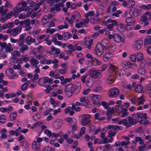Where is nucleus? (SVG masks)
I'll return each instance as SVG.
<instances>
[{"label": "nucleus", "mask_w": 151, "mask_h": 151, "mask_svg": "<svg viewBox=\"0 0 151 151\" xmlns=\"http://www.w3.org/2000/svg\"><path fill=\"white\" fill-rule=\"evenodd\" d=\"M102 87L101 86H98L94 88L93 90L94 92L100 93L102 91Z\"/></svg>", "instance_id": "58836bf2"}, {"label": "nucleus", "mask_w": 151, "mask_h": 151, "mask_svg": "<svg viewBox=\"0 0 151 151\" xmlns=\"http://www.w3.org/2000/svg\"><path fill=\"white\" fill-rule=\"evenodd\" d=\"M6 116L4 114L1 115L0 116V122L2 124L6 122Z\"/></svg>", "instance_id": "c9c22d12"}, {"label": "nucleus", "mask_w": 151, "mask_h": 151, "mask_svg": "<svg viewBox=\"0 0 151 151\" xmlns=\"http://www.w3.org/2000/svg\"><path fill=\"white\" fill-rule=\"evenodd\" d=\"M81 84L80 82H76L74 85V91L76 94L78 93L81 89Z\"/></svg>", "instance_id": "4468645a"}, {"label": "nucleus", "mask_w": 151, "mask_h": 151, "mask_svg": "<svg viewBox=\"0 0 151 151\" xmlns=\"http://www.w3.org/2000/svg\"><path fill=\"white\" fill-rule=\"evenodd\" d=\"M22 30V27L19 26L17 27L14 28L12 29H9L6 31V33L9 34V36H16L19 34Z\"/></svg>", "instance_id": "f257e3e1"}, {"label": "nucleus", "mask_w": 151, "mask_h": 151, "mask_svg": "<svg viewBox=\"0 0 151 151\" xmlns=\"http://www.w3.org/2000/svg\"><path fill=\"white\" fill-rule=\"evenodd\" d=\"M122 124L125 126L127 128H129V123H128V121L127 119H124L122 120Z\"/></svg>", "instance_id": "5fc2aeb1"}, {"label": "nucleus", "mask_w": 151, "mask_h": 151, "mask_svg": "<svg viewBox=\"0 0 151 151\" xmlns=\"http://www.w3.org/2000/svg\"><path fill=\"white\" fill-rule=\"evenodd\" d=\"M115 110L116 113H119L122 111L124 108L122 104L116 105L115 107Z\"/></svg>", "instance_id": "bb28decb"}, {"label": "nucleus", "mask_w": 151, "mask_h": 151, "mask_svg": "<svg viewBox=\"0 0 151 151\" xmlns=\"http://www.w3.org/2000/svg\"><path fill=\"white\" fill-rule=\"evenodd\" d=\"M114 26L112 24H109L107 26V28L105 29V31L108 30L110 31L112 30V29L113 28Z\"/></svg>", "instance_id": "603ef678"}, {"label": "nucleus", "mask_w": 151, "mask_h": 151, "mask_svg": "<svg viewBox=\"0 0 151 151\" xmlns=\"http://www.w3.org/2000/svg\"><path fill=\"white\" fill-rule=\"evenodd\" d=\"M144 58V56L143 54L141 53H138L137 55V59L138 61H140L142 60Z\"/></svg>", "instance_id": "f704fd0d"}, {"label": "nucleus", "mask_w": 151, "mask_h": 151, "mask_svg": "<svg viewBox=\"0 0 151 151\" xmlns=\"http://www.w3.org/2000/svg\"><path fill=\"white\" fill-rule=\"evenodd\" d=\"M20 145L24 147L25 148H27L29 146L28 142L26 141H23L20 143Z\"/></svg>", "instance_id": "72a5a7b5"}, {"label": "nucleus", "mask_w": 151, "mask_h": 151, "mask_svg": "<svg viewBox=\"0 0 151 151\" xmlns=\"http://www.w3.org/2000/svg\"><path fill=\"white\" fill-rule=\"evenodd\" d=\"M137 117L138 118H141V119L143 118L144 120L146 119H147V114L146 113H145L143 114L142 113H140L139 114H138Z\"/></svg>", "instance_id": "473e14b6"}, {"label": "nucleus", "mask_w": 151, "mask_h": 151, "mask_svg": "<svg viewBox=\"0 0 151 151\" xmlns=\"http://www.w3.org/2000/svg\"><path fill=\"white\" fill-rule=\"evenodd\" d=\"M102 105L104 107V108L105 109H109L110 108V107H109L108 106V105L107 104V103L106 102L103 101L101 102V104L100 103H99V104L98 105V106H99Z\"/></svg>", "instance_id": "4c0bfd02"}, {"label": "nucleus", "mask_w": 151, "mask_h": 151, "mask_svg": "<svg viewBox=\"0 0 151 151\" xmlns=\"http://www.w3.org/2000/svg\"><path fill=\"white\" fill-rule=\"evenodd\" d=\"M125 73V72L124 70L123 69H119L117 73V74L119 76H122Z\"/></svg>", "instance_id": "052dcab7"}, {"label": "nucleus", "mask_w": 151, "mask_h": 151, "mask_svg": "<svg viewBox=\"0 0 151 151\" xmlns=\"http://www.w3.org/2000/svg\"><path fill=\"white\" fill-rule=\"evenodd\" d=\"M28 84L27 83H23L21 86L20 88L22 91H25L28 86Z\"/></svg>", "instance_id": "de8ad7c7"}, {"label": "nucleus", "mask_w": 151, "mask_h": 151, "mask_svg": "<svg viewBox=\"0 0 151 151\" xmlns=\"http://www.w3.org/2000/svg\"><path fill=\"white\" fill-rule=\"evenodd\" d=\"M141 20L142 21H143L144 22H147L148 21L147 17L146 15H143L141 17Z\"/></svg>", "instance_id": "0e129e2a"}, {"label": "nucleus", "mask_w": 151, "mask_h": 151, "mask_svg": "<svg viewBox=\"0 0 151 151\" xmlns=\"http://www.w3.org/2000/svg\"><path fill=\"white\" fill-rule=\"evenodd\" d=\"M146 89L149 92V96L151 97V84H148L146 86Z\"/></svg>", "instance_id": "680f3d73"}, {"label": "nucleus", "mask_w": 151, "mask_h": 151, "mask_svg": "<svg viewBox=\"0 0 151 151\" xmlns=\"http://www.w3.org/2000/svg\"><path fill=\"white\" fill-rule=\"evenodd\" d=\"M63 40H65L69 39L72 36V35L67 32L64 33L63 34Z\"/></svg>", "instance_id": "c756f323"}, {"label": "nucleus", "mask_w": 151, "mask_h": 151, "mask_svg": "<svg viewBox=\"0 0 151 151\" xmlns=\"http://www.w3.org/2000/svg\"><path fill=\"white\" fill-rule=\"evenodd\" d=\"M55 1L58 3L59 6L63 7L64 6V3L65 2L66 0H55Z\"/></svg>", "instance_id": "79ce46f5"}, {"label": "nucleus", "mask_w": 151, "mask_h": 151, "mask_svg": "<svg viewBox=\"0 0 151 151\" xmlns=\"http://www.w3.org/2000/svg\"><path fill=\"white\" fill-rule=\"evenodd\" d=\"M130 143V142L129 140L126 141H122L121 142V145L122 146L124 145H127Z\"/></svg>", "instance_id": "69168bd1"}, {"label": "nucleus", "mask_w": 151, "mask_h": 151, "mask_svg": "<svg viewBox=\"0 0 151 151\" xmlns=\"http://www.w3.org/2000/svg\"><path fill=\"white\" fill-rule=\"evenodd\" d=\"M93 143L94 144H96V143L99 144H101L102 143V141L100 139L97 138L94 139V140Z\"/></svg>", "instance_id": "bf43d9fd"}, {"label": "nucleus", "mask_w": 151, "mask_h": 151, "mask_svg": "<svg viewBox=\"0 0 151 151\" xmlns=\"http://www.w3.org/2000/svg\"><path fill=\"white\" fill-rule=\"evenodd\" d=\"M127 118L128 119L129 128L131 127L132 125L137 124L138 122L136 119L131 118V117Z\"/></svg>", "instance_id": "a211bd4d"}, {"label": "nucleus", "mask_w": 151, "mask_h": 151, "mask_svg": "<svg viewBox=\"0 0 151 151\" xmlns=\"http://www.w3.org/2000/svg\"><path fill=\"white\" fill-rule=\"evenodd\" d=\"M27 55H23L22 56V59L25 62H27L29 60V58L28 57H27Z\"/></svg>", "instance_id": "864d4df0"}, {"label": "nucleus", "mask_w": 151, "mask_h": 151, "mask_svg": "<svg viewBox=\"0 0 151 151\" xmlns=\"http://www.w3.org/2000/svg\"><path fill=\"white\" fill-rule=\"evenodd\" d=\"M142 8L145 10H149L151 8V4H148L147 5H143L141 6Z\"/></svg>", "instance_id": "49530a36"}, {"label": "nucleus", "mask_w": 151, "mask_h": 151, "mask_svg": "<svg viewBox=\"0 0 151 151\" xmlns=\"http://www.w3.org/2000/svg\"><path fill=\"white\" fill-rule=\"evenodd\" d=\"M117 30L119 32H122L124 30V24L121 23L118 24L116 26Z\"/></svg>", "instance_id": "a878e982"}, {"label": "nucleus", "mask_w": 151, "mask_h": 151, "mask_svg": "<svg viewBox=\"0 0 151 151\" xmlns=\"http://www.w3.org/2000/svg\"><path fill=\"white\" fill-rule=\"evenodd\" d=\"M91 116L89 114H84L81 115L79 117L82 120L81 124L83 126H86L89 124L91 122L90 118Z\"/></svg>", "instance_id": "7ed1b4c3"}, {"label": "nucleus", "mask_w": 151, "mask_h": 151, "mask_svg": "<svg viewBox=\"0 0 151 151\" xmlns=\"http://www.w3.org/2000/svg\"><path fill=\"white\" fill-rule=\"evenodd\" d=\"M127 108H124L123 110H122V117H124L128 115L129 113L127 112Z\"/></svg>", "instance_id": "e433bc0d"}, {"label": "nucleus", "mask_w": 151, "mask_h": 151, "mask_svg": "<svg viewBox=\"0 0 151 151\" xmlns=\"http://www.w3.org/2000/svg\"><path fill=\"white\" fill-rule=\"evenodd\" d=\"M101 71L100 70H92L90 71L89 75L95 78H98L101 73Z\"/></svg>", "instance_id": "9b49d317"}, {"label": "nucleus", "mask_w": 151, "mask_h": 151, "mask_svg": "<svg viewBox=\"0 0 151 151\" xmlns=\"http://www.w3.org/2000/svg\"><path fill=\"white\" fill-rule=\"evenodd\" d=\"M122 66L126 69L132 68L134 67H137V65L136 64L132 63L128 61H124L122 64Z\"/></svg>", "instance_id": "6e6552de"}, {"label": "nucleus", "mask_w": 151, "mask_h": 151, "mask_svg": "<svg viewBox=\"0 0 151 151\" xmlns=\"http://www.w3.org/2000/svg\"><path fill=\"white\" fill-rule=\"evenodd\" d=\"M119 94V90L116 87H114L111 89L109 91V96L110 97H116Z\"/></svg>", "instance_id": "0eeeda50"}, {"label": "nucleus", "mask_w": 151, "mask_h": 151, "mask_svg": "<svg viewBox=\"0 0 151 151\" xmlns=\"http://www.w3.org/2000/svg\"><path fill=\"white\" fill-rule=\"evenodd\" d=\"M89 132H93L95 130L96 127L95 125L90 124L88 126Z\"/></svg>", "instance_id": "a18cd8bd"}, {"label": "nucleus", "mask_w": 151, "mask_h": 151, "mask_svg": "<svg viewBox=\"0 0 151 151\" xmlns=\"http://www.w3.org/2000/svg\"><path fill=\"white\" fill-rule=\"evenodd\" d=\"M114 139L112 137H111L109 139H108L107 137H105L102 139V143L105 144L108 142L111 143L113 142Z\"/></svg>", "instance_id": "c85d7f7f"}, {"label": "nucleus", "mask_w": 151, "mask_h": 151, "mask_svg": "<svg viewBox=\"0 0 151 151\" xmlns=\"http://www.w3.org/2000/svg\"><path fill=\"white\" fill-rule=\"evenodd\" d=\"M123 39V38H122L121 36L118 34H116L114 35V40L116 42L119 43L120 42L122 39Z\"/></svg>", "instance_id": "4be33fe9"}, {"label": "nucleus", "mask_w": 151, "mask_h": 151, "mask_svg": "<svg viewBox=\"0 0 151 151\" xmlns=\"http://www.w3.org/2000/svg\"><path fill=\"white\" fill-rule=\"evenodd\" d=\"M95 54L98 56H100L103 53L104 50L101 44L98 42L96 45L95 49Z\"/></svg>", "instance_id": "39448f33"}, {"label": "nucleus", "mask_w": 151, "mask_h": 151, "mask_svg": "<svg viewBox=\"0 0 151 151\" xmlns=\"http://www.w3.org/2000/svg\"><path fill=\"white\" fill-rule=\"evenodd\" d=\"M114 108L113 107L109 108L106 111V115L107 116V121H109L112 116V114L114 113Z\"/></svg>", "instance_id": "ddd939ff"}, {"label": "nucleus", "mask_w": 151, "mask_h": 151, "mask_svg": "<svg viewBox=\"0 0 151 151\" xmlns=\"http://www.w3.org/2000/svg\"><path fill=\"white\" fill-rule=\"evenodd\" d=\"M141 60V61L139 65L141 68H143L146 64V61L145 59H143Z\"/></svg>", "instance_id": "3c124183"}, {"label": "nucleus", "mask_w": 151, "mask_h": 151, "mask_svg": "<svg viewBox=\"0 0 151 151\" xmlns=\"http://www.w3.org/2000/svg\"><path fill=\"white\" fill-rule=\"evenodd\" d=\"M17 116V112L14 111L11 113L9 115V119L11 121L13 122L15 120Z\"/></svg>", "instance_id": "412c9836"}, {"label": "nucleus", "mask_w": 151, "mask_h": 151, "mask_svg": "<svg viewBox=\"0 0 151 151\" xmlns=\"http://www.w3.org/2000/svg\"><path fill=\"white\" fill-rule=\"evenodd\" d=\"M62 121L59 119H57L54 124V127L55 129H60L62 125Z\"/></svg>", "instance_id": "2eb2a0df"}, {"label": "nucleus", "mask_w": 151, "mask_h": 151, "mask_svg": "<svg viewBox=\"0 0 151 151\" xmlns=\"http://www.w3.org/2000/svg\"><path fill=\"white\" fill-rule=\"evenodd\" d=\"M136 58H137V57L135 54L132 55L130 56V58L131 61L133 62H134L136 61Z\"/></svg>", "instance_id": "774afa93"}, {"label": "nucleus", "mask_w": 151, "mask_h": 151, "mask_svg": "<svg viewBox=\"0 0 151 151\" xmlns=\"http://www.w3.org/2000/svg\"><path fill=\"white\" fill-rule=\"evenodd\" d=\"M95 12L94 11H91L88 12L87 14H85V16L86 17H88L90 16V15H94Z\"/></svg>", "instance_id": "e2e57ef3"}, {"label": "nucleus", "mask_w": 151, "mask_h": 151, "mask_svg": "<svg viewBox=\"0 0 151 151\" xmlns=\"http://www.w3.org/2000/svg\"><path fill=\"white\" fill-rule=\"evenodd\" d=\"M39 63V61L34 58H32L30 61L31 65L35 67H37Z\"/></svg>", "instance_id": "6ab92c4d"}, {"label": "nucleus", "mask_w": 151, "mask_h": 151, "mask_svg": "<svg viewBox=\"0 0 151 151\" xmlns=\"http://www.w3.org/2000/svg\"><path fill=\"white\" fill-rule=\"evenodd\" d=\"M135 21L134 17L131 16L126 18L125 22L127 23H133Z\"/></svg>", "instance_id": "cd10ccee"}, {"label": "nucleus", "mask_w": 151, "mask_h": 151, "mask_svg": "<svg viewBox=\"0 0 151 151\" xmlns=\"http://www.w3.org/2000/svg\"><path fill=\"white\" fill-rule=\"evenodd\" d=\"M150 44H151V36L148 35L145 39L144 45L145 47H147V45Z\"/></svg>", "instance_id": "aec40b11"}, {"label": "nucleus", "mask_w": 151, "mask_h": 151, "mask_svg": "<svg viewBox=\"0 0 151 151\" xmlns=\"http://www.w3.org/2000/svg\"><path fill=\"white\" fill-rule=\"evenodd\" d=\"M74 86L72 83L67 85L65 88V92L68 97H70L73 94Z\"/></svg>", "instance_id": "f03ea898"}, {"label": "nucleus", "mask_w": 151, "mask_h": 151, "mask_svg": "<svg viewBox=\"0 0 151 151\" xmlns=\"http://www.w3.org/2000/svg\"><path fill=\"white\" fill-rule=\"evenodd\" d=\"M140 13L139 10L133 7L131 8L129 11L130 15L134 17H137L140 14Z\"/></svg>", "instance_id": "1a4fd4ad"}, {"label": "nucleus", "mask_w": 151, "mask_h": 151, "mask_svg": "<svg viewBox=\"0 0 151 151\" xmlns=\"http://www.w3.org/2000/svg\"><path fill=\"white\" fill-rule=\"evenodd\" d=\"M42 151H54L52 148L50 146H47L44 147Z\"/></svg>", "instance_id": "4d7b16f0"}, {"label": "nucleus", "mask_w": 151, "mask_h": 151, "mask_svg": "<svg viewBox=\"0 0 151 151\" xmlns=\"http://www.w3.org/2000/svg\"><path fill=\"white\" fill-rule=\"evenodd\" d=\"M109 129H110L108 132H114L118 131L119 130H122L123 127L121 126H119L116 125H109L108 126Z\"/></svg>", "instance_id": "9d476101"}, {"label": "nucleus", "mask_w": 151, "mask_h": 151, "mask_svg": "<svg viewBox=\"0 0 151 151\" xmlns=\"http://www.w3.org/2000/svg\"><path fill=\"white\" fill-rule=\"evenodd\" d=\"M142 45V40L140 38H138L135 40L133 42V47L135 50H138L141 48Z\"/></svg>", "instance_id": "423d86ee"}, {"label": "nucleus", "mask_w": 151, "mask_h": 151, "mask_svg": "<svg viewBox=\"0 0 151 151\" xmlns=\"http://www.w3.org/2000/svg\"><path fill=\"white\" fill-rule=\"evenodd\" d=\"M5 49L6 52L10 53L13 50V48L11 47V45L10 43L7 45Z\"/></svg>", "instance_id": "7c9ffc66"}, {"label": "nucleus", "mask_w": 151, "mask_h": 151, "mask_svg": "<svg viewBox=\"0 0 151 151\" xmlns=\"http://www.w3.org/2000/svg\"><path fill=\"white\" fill-rule=\"evenodd\" d=\"M91 99L93 101V103L96 105H98L99 103V101L100 99V97L99 95H95L91 94Z\"/></svg>", "instance_id": "f8f14e48"}, {"label": "nucleus", "mask_w": 151, "mask_h": 151, "mask_svg": "<svg viewBox=\"0 0 151 151\" xmlns=\"http://www.w3.org/2000/svg\"><path fill=\"white\" fill-rule=\"evenodd\" d=\"M138 73L141 75H144L146 73V70L143 68H141V69L138 70Z\"/></svg>", "instance_id": "6e6d98bb"}, {"label": "nucleus", "mask_w": 151, "mask_h": 151, "mask_svg": "<svg viewBox=\"0 0 151 151\" xmlns=\"http://www.w3.org/2000/svg\"><path fill=\"white\" fill-rule=\"evenodd\" d=\"M133 27V25H131L130 24H127L125 26V28L127 31L129 30L132 29Z\"/></svg>", "instance_id": "13d9d810"}, {"label": "nucleus", "mask_w": 151, "mask_h": 151, "mask_svg": "<svg viewBox=\"0 0 151 151\" xmlns=\"http://www.w3.org/2000/svg\"><path fill=\"white\" fill-rule=\"evenodd\" d=\"M21 47L19 50L20 52L22 53H24V52L28 48V47L26 44L24 45L23 46Z\"/></svg>", "instance_id": "ea45409f"}, {"label": "nucleus", "mask_w": 151, "mask_h": 151, "mask_svg": "<svg viewBox=\"0 0 151 151\" xmlns=\"http://www.w3.org/2000/svg\"><path fill=\"white\" fill-rule=\"evenodd\" d=\"M26 42L29 45L32 43H35L36 42L35 39L32 38L30 36H27L25 38Z\"/></svg>", "instance_id": "f3484780"}, {"label": "nucleus", "mask_w": 151, "mask_h": 151, "mask_svg": "<svg viewBox=\"0 0 151 151\" xmlns=\"http://www.w3.org/2000/svg\"><path fill=\"white\" fill-rule=\"evenodd\" d=\"M19 24L22 27H25V31H27L30 30L32 27L30 26V21L29 19H27L24 21L20 22Z\"/></svg>", "instance_id": "20e7f679"}, {"label": "nucleus", "mask_w": 151, "mask_h": 151, "mask_svg": "<svg viewBox=\"0 0 151 151\" xmlns=\"http://www.w3.org/2000/svg\"><path fill=\"white\" fill-rule=\"evenodd\" d=\"M32 147L33 149L37 151H40V145L36 141H34L33 142Z\"/></svg>", "instance_id": "dca6fc26"}, {"label": "nucleus", "mask_w": 151, "mask_h": 151, "mask_svg": "<svg viewBox=\"0 0 151 151\" xmlns=\"http://www.w3.org/2000/svg\"><path fill=\"white\" fill-rule=\"evenodd\" d=\"M51 51L52 52H55V55H58L60 53V50L59 49L55 48L54 46H52L50 48Z\"/></svg>", "instance_id": "2f4dec72"}, {"label": "nucleus", "mask_w": 151, "mask_h": 151, "mask_svg": "<svg viewBox=\"0 0 151 151\" xmlns=\"http://www.w3.org/2000/svg\"><path fill=\"white\" fill-rule=\"evenodd\" d=\"M59 5H58L57 4H55L54 7H52L50 8V12H53L55 11H59L60 10Z\"/></svg>", "instance_id": "5701e85b"}, {"label": "nucleus", "mask_w": 151, "mask_h": 151, "mask_svg": "<svg viewBox=\"0 0 151 151\" xmlns=\"http://www.w3.org/2000/svg\"><path fill=\"white\" fill-rule=\"evenodd\" d=\"M135 2L134 0H129L127 2V7L130 8L134 5Z\"/></svg>", "instance_id": "a19ab883"}, {"label": "nucleus", "mask_w": 151, "mask_h": 151, "mask_svg": "<svg viewBox=\"0 0 151 151\" xmlns=\"http://www.w3.org/2000/svg\"><path fill=\"white\" fill-rule=\"evenodd\" d=\"M68 48L71 50L73 52H74L76 51V48H75V46H74L71 44H69L67 46Z\"/></svg>", "instance_id": "c03bdc74"}, {"label": "nucleus", "mask_w": 151, "mask_h": 151, "mask_svg": "<svg viewBox=\"0 0 151 151\" xmlns=\"http://www.w3.org/2000/svg\"><path fill=\"white\" fill-rule=\"evenodd\" d=\"M49 21V19L47 16H44L42 20V23L43 25L46 24Z\"/></svg>", "instance_id": "37998d69"}, {"label": "nucleus", "mask_w": 151, "mask_h": 151, "mask_svg": "<svg viewBox=\"0 0 151 151\" xmlns=\"http://www.w3.org/2000/svg\"><path fill=\"white\" fill-rule=\"evenodd\" d=\"M143 87L141 84H138L136 85L135 88V91L137 93H140L143 90Z\"/></svg>", "instance_id": "b1692460"}, {"label": "nucleus", "mask_w": 151, "mask_h": 151, "mask_svg": "<svg viewBox=\"0 0 151 151\" xmlns=\"http://www.w3.org/2000/svg\"><path fill=\"white\" fill-rule=\"evenodd\" d=\"M46 89L45 90V92L46 93H49L52 88L50 85H47L46 86Z\"/></svg>", "instance_id": "09e8293b"}, {"label": "nucleus", "mask_w": 151, "mask_h": 151, "mask_svg": "<svg viewBox=\"0 0 151 151\" xmlns=\"http://www.w3.org/2000/svg\"><path fill=\"white\" fill-rule=\"evenodd\" d=\"M115 77L113 75H111L108 77L107 79V83L110 84L113 83L114 81Z\"/></svg>", "instance_id": "393cba45"}, {"label": "nucleus", "mask_w": 151, "mask_h": 151, "mask_svg": "<svg viewBox=\"0 0 151 151\" xmlns=\"http://www.w3.org/2000/svg\"><path fill=\"white\" fill-rule=\"evenodd\" d=\"M18 8L17 7H15L14 9V16L15 17H17L18 14L19 13V12L18 11Z\"/></svg>", "instance_id": "338daca9"}, {"label": "nucleus", "mask_w": 151, "mask_h": 151, "mask_svg": "<svg viewBox=\"0 0 151 151\" xmlns=\"http://www.w3.org/2000/svg\"><path fill=\"white\" fill-rule=\"evenodd\" d=\"M145 101V99L143 96H142L138 99V102L139 104H143V102Z\"/></svg>", "instance_id": "8fccbe9b"}]
</instances>
